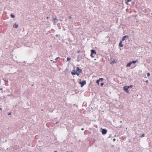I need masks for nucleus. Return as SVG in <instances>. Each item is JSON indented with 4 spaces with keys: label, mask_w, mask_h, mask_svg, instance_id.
<instances>
[{
    "label": "nucleus",
    "mask_w": 152,
    "mask_h": 152,
    "mask_svg": "<svg viewBox=\"0 0 152 152\" xmlns=\"http://www.w3.org/2000/svg\"><path fill=\"white\" fill-rule=\"evenodd\" d=\"M91 56L92 58H94L96 55V53L95 50H91Z\"/></svg>",
    "instance_id": "1"
},
{
    "label": "nucleus",
    "mask_w": 152,
    "mask_h": 152,
    "mask_svg": "<svg viewBox=\"0 0 152 152\" xmlns=\"http://www.w3.org/2000/svg\"><path fill=\"white\" fill-rule=\"evenodd\" d=\"M129 88V87L127 86H125L124 87V89L125 90V91L127 93H129V92L128 90V89Z\"/></svg>",
    "instance_id": "2"
},
{
    "label": "nucleus",
    "mask_w": 152,
    "mask_h": 152,
    "mask_svg": "<svg viewBox=\"0 0 152 152\" xmlns=\"http://www.w3.org/2000/svg\"><path fill=\"white\" fill-rule=\"evenodd\" d=\"M79 83L81 85V87H83L86 84V80H84L83 82H80Z\"/></svg>",
    "instance_id": "3"
},
{
    "label": "nucleus",
    "mask_w": 152,
    "mask_h": 152,
    "mask_svg": "<svg viewBox=\"0 0 152 152\" xmlns=\"http://www.w3.org/2000/svg\"><path fill=\"white\" fill-rule=\"evenodd\" d=\"M71 74L72 75H77V76L79 75V73H78L75 70L71 72Z\"/></svg>",
    "instance_id": "4"
},
{
    "label": "nucleus",
    "mask_w": 152,
    "mask_h": 152,
    "mask_svg": "<svg viewBox=\"0 0 152 152\" xmlns=\"http://www.w3.org/2000/svg\"><path fill=\"white\" fill-rule=\"evenodd\" d=\"M76 71L78 73H79V75L80 73L82 72L81 69H80L79 67H77V70Z\"/></svg>",
    "instance_id": "5"
},
{
    "label": "nucleus",
    "mask_w": 152,
    "mask_h": 152,
    "mask_svg": "<svg viewBox=\"0 0 152 152\" xmlns=\"http://www.w3.org/2000/svg\"><path fill=\"white\" fill-rule=\"evenodd\" d=\"M107 132V131L106 130L104 129H103L102 130V133L103 134H105Z\"/></svg>",
    "instance_id": "6"
},
{
    "label": "nucleus",
    "mask_w": 152,
    "mask_h": 152,
    "mask_svg": "<svg viewBox=\"0 0 152 152\" xmlns=\"http://www.w3.org/2000/svg\"><path fill=\"white\" fill-rule=\"evenodd\" d=\"M53 23L55 24H56V23L57 22V18L56 17L55 18H54L53 19Z\"/></svg>",
    "instance_id": "7"
},
{
    "label": "nucleus",
    "mask_w": 152,
    "mask_h": 152,
    "mask_svg": "<svg viewBox=\"0 0 152 152\" xmlns=\"http://www.w3.org/2000/svg\"><path fill=\"white\" fill-rule=\"evenodd\" d=\"M128 37H129L127 35L124 36L123 37L122 40V41H124L125 40V39L126 38H128Z\"/></svg>",
    "instance_id": "8"
},
{
    "label": "nucleus",
    "mask_w": 152,
    "mask_h": 152,
    "mask_svg": "<svg viewBox=\"0 0 152 152\" xmlns=\"http://www.w3.org/2000/svg\"><path fill=\"white\" fill-rule=\"evenodd\" d=\"M116 61H117L116 60H114L111 61V62L110 63L111 64H114L115 63H116Z\"/></svg>",
    "instance_id": "9"
},
{
    "label": "nucleus",
    "mask_w": 152,
    "mask_h": 152,
    "mask_svg": "<svg viewBox=\"0 0 152 152\" xmlns=\"http://www.w3.org/2000/svg\"><path fill=\"white\" fill-rule=\"evenodd\" d=\"M122 42L121 41L120 42L119 45L120 47H122L123 46V45L122 44Z\"/></svg>",
    "instance_id": "10"
},
{
    "label": "nucleus",
    "mask_w": 152,
    "mask_h": 152,
    "mask_svg": "<svg viewBox=\"0 0 152 152\" xmlns=\"http://www.w3.org/2000/svg\"><path fill=\"white\" fill-rule=\"evenodd\" d=\"M13 26L14 28H18V25L16 23H15L13 25Z\"/></svg>",
    "instance_id": "11"
},
{
    "label": "nucleus",
    "mask_w": 152,
    "mask_h": 152,
    "mask_svg": "<svg viewBox=\"0 0 152 152\" xmlns=\"http://www.w3.org/2000/svg\"><path fill=\"white\" fill-rule=\"evenodd\" d=\"M131 0H125V3H126V5H129V4L128 3V2H130L131 1Z\"/></svg>",
    "instance_id": "12"
},
{
    "label": "nucleus",
    "mask_w": 152,
    "mask_h": 152,
    "mask_svg": "<svg viewBox=\"0 0 152 152\" xmlns=\"http://www.w3.org/2000/svg\"><path fill=\"white\" fill-rule=\"evenodd\" d=\"M132 64V63L131 62H129V63H128L126 65V67H129V66H130Z\"/></svg>",
    "instance_id": "13"
},
{
    "label": "nucleus",
    "mask_w": 152,
    "mask_h": 152,
    "mask_svg": "<svg viewBox=\"0 0 152 152\" xmlns=\"http://www.w3.org/2000/svg\"><path fill=\"white\" fill-rule=\"evenodd\" d=\"M137 62H138V60H136L135 61H133L132 62L131 61V62L132 63H132H133V64L136 63Z\"/></svg>",
    "instance_id": "14"
},
{
    "label": "nucleus",
    "mask_w": 152,
    "mask_h": 152,
    "mask_svg": "<svg viewBox=\"0 0 152 152\" xmlns=\"http://www.w3.org/2000/svg\"><path fill=\"white\" fill-rule=\"evenodd\" d=\"M10 16L12 18H14L15 17V15L12 14H11Z\"/></svg>",
    "instance_id": "15"
},
{
    "label": "nucleus",
    "mask_w": 152,
    "mask_h": 152,
    "mask_svg": "<svg viewBox=\"0 0 152 152\" xmlns=\"http://www.w3.org/2000/svg\"><path fill=\"white\" fill-rule=\"evenodd\" d=\"M71 60V58L69 57H67V61H69Z\"/></svg>",
    "instance_id": "16"
},
{
    "label": "nucleus",
    "mask_w": 152,
    "mask_h": 152,
    "mask_svg": "<svg viewBox=\"0 0 152 152\" xmlns=\"http://www.w3.org/2000/svg\"><path fill=\"white\" fill-rule=\"evenodd\" d=\"M99 80H96V83L99 85Z\"/></svg>",
    "instance_id": "17"
},
{
    "label": "nucleus",
    "mask_w": 152,
    "mask_h": 152,
    "mask_svg": "<svg viewBox=\"0 0 152 152\" xmlns=\"http://www.w3.org/2000/svg\"><path fill=\"white\" fill-rule=\"evenodd\" d=\"M99 81H102L103 80L102 78H100L99 80Z\"/></svg>",
    "instance_id": "18"
},
{
    "label": "nucleus",
    "mask_w": 152,
    "mask_h": 152,
    "mask_svg": "<svg viewBox=\"0 0 152 152\" xmlns=\"http://www.w3.org/2000/svg\"><path fill=\"white\" fill-rule=\"evenodd\" d=\"M144 136H145V134H142L141 135V137H144Z\"/></svg>",
    "instance_id": "19"
},
{
    "label": "nucleus",
    "mask_w": 152,
    "mask_h": 152,
    "mask_svg": "<svg viewBox=\"0 0 152 152\" xmlns=\"http://www.w3.org/2000/svg\"><path fill=\"white\" fill-rule=\"evenodd\" d=\"M128 87H129V88H132V87H133V86H132V85H131L130 86H128Z\"/></svg>",
    "instance_id": "20"
},
{
    "label": "nucleus",
    "mask_w": 152,
    "mask_h": 152,
    "mask_svg": "<svg viewBox=\"0 0 152 152\" xmlns=\"http://www.w3.org/2000/svg\"><path fill=\"white\" fill-rule=\"evenodd\" d=\"M103 85H104V83H101V86H102Z\"/></svg>",
    "instance_id": "21"
},
{
    "label": "nucleus",
    "mask_w": 152,
    "mask_h": 152,
    "mask_svg": "<svg viewBox=\"0 0 152 152\" xmlns=\"http://www.w3.org/2000/svg\"><path fill=\"white\" fill-rule=\"evenodd\" d=\"M150 75V73H148V74H147V76H149Z\"/></svg>",
    "instance_id": "22"
},
{
    "label": "nucleus",
    "mask_w": 152,
    "mask_h": 152,
    "mask_svg": "<svg viewBox=\"0 0 152 152\" xmlns=\"http://www.w3.org/2000/svg\"><path fill=\"white\" fill-rule=\"evenodd\" d=\"M58 58H59V57H57V58H56V59H55V60H57V59H58Z\"/></svg>",
    "instance_id": "23"
},
{
    "label": "nucleus",
    "mask_w": 152,
    "mask_h": 152,
    "mask_svg": "<svg viewBox=\"0 0 152 152\" xmlns=\"http://www.w3.org/2000/svg\"><path fill=\"white\" fill-rule=\"evenodd\" d=\"M80 50H78V51H77V53H80Z\"/></svg>",
    "instance_id": "24"
},
{
    "label": "nucleus",
    "mask_w": 152,
    "mask_h": 152,
    "mask_svg": "<svg viewBox=\"0 0 152 152\" xmlns=\"http://www.w3.org/2000/svg\"><path fill=\"white\" fill-rule=\"evenodd\" d=\"M146 82L147 83H148V80H147L146 81Z\"/></svg>",
    "instance_id": "25"
},
{
    "label": "nucleus",
    "mask_w": 152,
    "mask_h": 152,
    "mask_svg": "<svg viewBox=\"0 0 152 152\" xmlns=\"http://www.w3.org/2000/svg\"><path fill=\"white\" fill-rule=\"evenodd\" d=\"M11 114V113H9L8 115H10Z\"/></svg>",
    "instance_id": "26"
},
{
    "label": "nucleus",
    "mask_w": 152,
    "mask_h": 152,
    "mask_svg": "<svg viewBox=\"0 0 152 152\" xmlns=\"http://www.w3.org/2000/svg\"><path fill=\"white\" fill-rule=\"evenodd\" d=\"M49 18V17H47V19H48Z\"/></svg>",
    "instance_id": "27"
},
{
    "label": "nucleus",
    "mask_w": 152,
    "mask_h": 152,
    "mask_svg": "<svg viewBox=\"0 0 152 152\" xmlns=\"http://www.w3.org/2000/svg\"><path fill=\"white\" fill-rule=\"evenodd\" d=\"M2 108H0V110H2Z\"/></svg>",
    "instance_id": "28"
},
{
    "label": "nucleus",
    "mask_w": 152,
    "mask_h": 152,
    "mask_svg": "<svg viewBox=\"0 0 152 152\" xmlns=\"http://www.w3.org/2000/svg\"><path fill=\"white\" fill-rule=\"evenodd\" d=\"M81 129L82 130H84V129L83 128H82Z\"/></svg>",
    "instance_id": "29"
},
{
    "label": "nucleus",
    "mask_w": 152,
    "mask_h": 152,
    "mask_svg": "<svg viewBox=\"0 0 152 152\" xmlns=\"http://www.w3.org/2000/svg\"><path fill=\"white\" fill-rule=\"evenodd\" d=\"M54 152H57V151H54Z\"/></svg>",
    "instance_id": "30"
}]
</instances>
